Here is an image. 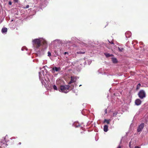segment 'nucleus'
<instances>
[{
    "label": "nucleus",
    "mask_w": 148,
    "mask_h": 148,
    "mask_svg": "<svg viewBox=\"0 0 148 148\" xmlns=\"http://www.w3.org/2000/svg\"><path fill=\"white\" fill-rule=\"evenodd\" d=\"M10 138L7 135L2 138L0 140V148H8L7 146L9 144Z\"/></svg>",
    "instance_id": "nucleus-1"
},
{
    "label": "nucleus",
    "mask_w": 148,
    "mask_h": 148,
    "mask_svg": "<svg viewBox=\"0 0 148 148\" xmlns=\"http://www.w3.org/2000/svg\"><path fill=\"white\" fill-rule=\"evenodd\" d=\"M42 42V40L40 39H35L32 40L33 44L35 46L36 48L39 47L41 45V43Z\"/></svg>",
    "instance_id": "nucleus-2"
},
{
    "label": "nucleus",
    "mask_w": 148,
    "mask_h": 148,
    "mask_svg": "<svg viewBox=\"0 0 148 148\" xmlns=\"http://www.w3.org/2000/svg\"><path fill=\"white\" fill-rule=\"evenodd\" d=\"M70 86L69 85L65 86H60V90L62 92L67 93L68 92Z\"/></svg>",
    "instance_id": "nucleus-3"
},
{
    "label": "nucleus",
    "mask_w": 148,
    "mask_h": 148,
    "mask_svg": "<svg viewBox=\"0 0 148 148\" xmlns=\"http://www.w3.org/2000/svg\"><path fill=\"white\" fill-rule=\"evenodd\" d=\"M138 95L139 97L141 99H143L146 96L145 93L143 90H140L139 92Z\"/></svg>",
    "instance_id": "nucleus-4"
},
{
    "label": "nucleus",
    "mask_w": 148,
    "mask_h": 148,
    "mask_svg": "<svg viewBox=\"0 0 148 148\" xmlns=\"http://www.w3.org/2000/svg\"><path fill=\"white\" fill-rule=\"evenodd\" d=\"M145 124L144 123H141L138 127L137 129L138 132H140L142 131L144 127Z\"/></svg>",
    "instance_id": "nucleus-5"
},
{
    "label": "nucleus",
    "mask_w": 148,
    "mask_h": 148,
    "mask_svg": "<svg viewBox=\"0 0 148 148\" xmlns=\"http://www.w3.org/2000/svg\"><path fill=\"white\" fill-rule=\"evenodd\" d=\"M71 80L69 83V84H71L72 83L76 81V78L74 76H71Z\"/></svg>",
    "instance_id": "nucleus-6"
},
{
    "label": "nucleus",
    "mask_w": 148,
    "mask_h": 148,
    "mask_svg": "<svg viewBox=\"0 0 148 148\" xmlns=\"http://www.w3.org/2000/svg\"><path fill=\"white\" fill-rule=\"evenodd\" d=\"M61 70V68L60 67H53L52 69V73H54L55 72V71L56 72H58L60 71Z\"/></svg>",
    "instance_id": "nucleus-7"
},
{
    "label": "nucleus",
    "mask_w": 148,
    "mask_h": 148,
    "mask_svg": "<svg viewBox=\"0 0 148 148\" xmlns=\"http://www.w3.org/2000/svg\"><path fill=\"white\" fill-rule=\"evenodd\" d=\"M141 102V101L140 99H136L135 101L136 104L138 106L140 104Z\"/></svg>",
    "instance_id": "nucleus-8"
},
{
    "label": "nucleus",
    "mask_w": 148,
    "mask_h": 148,
    "mask_svg": "<svg viewBox=\"0 0 148 148\" xmlns=\"http://www.w3.org/2000/svg\"><path fill=\"white\" fill-rule=\"evenodd\" d=\"M108 126L107 125H105L104 126L103 130L105 132H107L108 131Z\"/></svg>",
    "instance_id": "nucleus-9"
},
{
    "label": "nucleus",
    "mask_w": 148,
    "mask_h": 148,
    "mask_svg": "<svg viewBox=\"0 0 148 148\" xmlns=\"http://www.w3.org/2000/svg\"><path fill=\"white\" fill-rule=\"evenodd\" d=\"M7 28L6 27L3 28L2 29L1 32L3 33H5L7 32Z\"/></svg>",
    "instance_id": "nucleus-10"
},
{
    "label": "nucleus",
    "mask_w": 148,
    "mask_h": 148,
    "mask_svg": "<svg viewBox=\"0 0 148 148\" xmlns=\"http://www.w3.org/2000/svg\"><path fill=\"white\" fill-rule=\"evenodd\" d=\"M112 60L113 63H116L117 62V60L116 59L114 58H112Z\"/></svg>",
    "instance_id": "nucleus-11"
},
{
    "label": "nucleus",
    "mask_w": 148,
    "mask_h": 148,
    "mask_svg": "<svg viewBox=\"0 0 148 148\" xmlns=\"http://www.w3.org/2000/svg\"><path fill=\"white\" fill-rule=\"evenodd\" d=\"M110 120H107L106 119H105L103 122V123H106L107 124H109L110 123Z\"/></svg>",
    "instance_id": "nucleus-12"
},
{
    "label": "nucleus",
    "mask_w": 148,
    "mask_h": 148,
    "mask_svg": "<svg viewBox=\"0 0 148 148\" xmlns=\"http://www.w3.org/2000/svg\"><path fill=\"white\" fill-rule=\"evenodd\" d=\"M104 54L107 57L112 56H113L112 54H110L108 53H105Z\"/></svg>",
    "instance_id": "nucleus-13"
},
{
    "label": "nucleus",
    "mask_w": 148,
    "mask_h": 148,
    "mask_svg": "<svg viewBox=\"0 0 148 148\" xmlns=\"http://www.w3.org/2000/svg\"><path fill=\"white\" fill-rule=\"evenodd\" d=\"M118 49L119 51L120 52H123L124 50V48H122L121 47H118Z\"/></svg>",
    "instance_id": "nucleus-14"
},
{
    "label": "nucleus",
    "mask_w": 148,
    "mask_h": 148,
    "mask_svg": "<svg viewBox=\"0 0 148 148\" xmlns=\"http://www.w3.org/2000/svg\"><path fill=\"white\" fill-rule=\"evenodd\" d=\"M140 86H141V84L140 83H139L137 85L136 88V89L138 90V89H139Z\"/></svg>",
    "instance_id": "nucleus-15"
},
{
    "label": "nucleus",
    "mask_w": 148,
    "mask_h": 148,
    "mask_svg": "<svg viewBox=\"0 0 148 148\" xmlns=\"http://www.w3.org/2000/svg\"><path fill=\"white\" fill-rule=\"evenodd\" d=\"M118 114V112H115L113 113V116H116Z\"/></svg>",
    "instance_id": "nucleus-16"
},
{
    "label": "nucleus",
    "mask_w": 148,
    "mask_h": 148,
    "mask_svg": "<svg viewBox=\"0 0 148 148\" xmlns=\"http://www.w3.org/2000/svg\"><path fill=\"white\" fill-rule=\"evenodd\" d=\"M42 42L41 43V44H42L44 45L46 44L47 43V42L45 40H43L42 39Z\"/></svg>",
    "instance_id": "nucleus-17"
},
{
    "label": "nucleus",
    "mask_w": 148,
    "mask_h": 148,
    "mask_svg": "<svg viewBox=\"0 0 148 148\" xmlns=\"http://www.w3.org/2000/svg\"><path fill=\"white\" fill-rule=\"evenodd\" d=\"M53 88L54 90H57V86L55 85H54L53 86Z\"/></svg>",
    "instance_id": "nucleus-18"
},
{
    "label": "nucleus",
    "mask_w": 148,
    "mask_h": 148,
    "mask_svg": "<svg viewBox=\"0 0 148 148\" xmlns=\"http://www.w3.org/2000/svg\"><path fill=\"white\" fill-rule=\"evenodd\" d=\"M85 53V52H82L81 51H79L78 52H77V53H78V54H79V53H80V54H84Z\"/></svg>",
    "instance_id": "nucleus-19"
},
{
    "label": "nucleus",
    "mask_w": 148,
    "mask_h": 148,
    "mask_svg": "<svg viewBox=\"0 0 148 148\" xmlns=\"http://www.w3.org/2000/svg\"><path fill=\"white\" fill-rule=\"evenodd\" d=\"M48 56H51V53L50 52H49V51L48 52Z\"/></svg>",
    "instance_id": "nucleus-20"
},
{
    "label": "nucleus",
    "mask_w": 148,
    "mask_h": 148,
    "mask_svg": "<svg viewBox=\"0 0 148 148\" xmlns=\"http://www.w3.org/2000/svg\"><path fill=\"white\" fill-rule=\"evenodd\" d=\"M109 42L111 44H113V45H114V42L112 41H111V42H110L109 41Z\"/></svg>",
    "instance_id": "nucleus-21"
},
{
    "label": "nucleus",
    "mask_w": 148,
    "mask_h": 148,
    "mask_svg": "<svg viewBox=\"0 0 148 148\" xmlns=\"http://www.w3.org/2000/svg\"><path fill=\"white\" fill-rule=\"evenodd\" d=\"M29 5H26V6L25 8H28L29 7Z\"/></svg>",
    "instance_id": "nucleus-22"
},
{
    "label": "nucleus",
    "mask_w": 148,
    "mask_h": 148,
    "mask_svg": "<svg viewBox=\"0 0 148 148\" xmlns=\"http://www.w3.org/2000/svg\"><path fill=\"white\" fill-rule=\"evenodd\" d=\"M84 131L81 132L80 133V134L81 135H83V134H84Z\"/></svg>",
    "instance_id": "nucleus-23"
},
{
    "label": "nucleus",
    "mask_w": 148,
    "mask_h": 148,
    "mask_svg": "<svg viewBox=\"0 0 148 148\" xmlns=\"http://www.w3.org/2000/svg\"><path fill=\"white\" fill-rule=\"evenodd\" d=\"M8 4H9L10 5H11L12 4V3L11 2V1H10L9 2V3H8Z\"/></svg>",
    "instance_id": "nucleus-24"
},
{
    "label": "nucleus",
    "mask_w": 148,
    "mask_h": 148,
    "mask_svg": "<svg viewBox=\"0 0 148 148\" xmlns=\"http://www.w3.org/2000/svg\"><path fill=\"white\" fill-rule=\"evenodd\" d=\"M134 148H140L138 146H136Z\"/></svg>",
    "instance_id": "nucleus-25"
},
{
    "label": "nucleus",
    "mask_w": 148,
    "mask_h": 148,
    "mask_svg": "<svg viewBox=\"0 0 148 148\" xmlns=\"http://www.w3.org/2000/svg\"><path fill=\"white\" fill-rule=\"evenodd\" d=\"M15 2H17L18 0H14Z\"/></svg>",
    "instance_id": "nucleus-26"
},
{
    "label": "nucleus",
    "mask_w": 148,
    "mask_h": 148,
    "mask_svg": "<svg viewBox=\"0 0 148 148\" xmlns=\"http://www.w3.org/2000/svg\"><path fill=\"white\" fill-rule=\"evenodd\" d=\"M105 112L106 113H107V109H106L105 110Z\"/></svg>",
    "instance_id": "nucleus-27"
},
{
    "label": "nucleus",
    "mask_w": 148,
    "mask_h": 148,
    "mask_svg": "<svg viewBox=\"0 0 148 148\" xmlns=\"http://www.w3.org/2000/svg\"><path fill=\"white\" fill-rule=\"evenodd\" d=\"M117 148H121V147L120 145H119L118 147Z\"/></svg>",
    "instance_id": "nucleus-28"
},
{
    "label": "nucleus",
    "mask_w": 148,
    "mask_h": 148,
    "mask_svg": "<svg viewBox=\"0 0 148 148\" xmlns=\"http://www.w3.org/2000/svg\"><path fill=\"white\" fill-rule=\"evenodd\" d=\"M67 53V52H65L64 53V54L65 55L66 54V53Z\"/></svg>",
    "instance_id": "nucleus-29"
},
{
    "label": "nucleus",
    "mask_w": 148,
    "mask_h": 148,
    "mask_svg": "<svg viewBox=\"0 0 148 148\" xmlns=\"http://www.w3.org/2000/svg\"><path fill=\"white\" fill-rule=\"evenodd\" d=\"M21 143L20 142L18 143V144L19 145H21Z\"/></svg>",
    "instance_id": "nucleus-30"
},
{
    "label": "nucleus",
    "mask_w": 148,
    "mask_h": 148,
    "mask_svg": "<svg viewBox=\"0 0 148 148\" xmlns=\"http://www.w3.org/2000/svg\"><path fill=\"white\" fill-rule=\"evenodd\" d=\"M4 1H7V0H4Z\"/></svg>",
    "instance_id": "nucleus-31"
},
{
    "label": "nucleus",
    "mask_w": 148,
    "mask_h": 148,
    "mask_svg": "<svg viewBox=\"0 0 148 148\" xmlns=\"http://www.w3.org/2000/svg\"><path fill=\"white\" fill-rule=\"evenodd\" d=\"M135 42H136V43H137V42L136 41H135Z\"/></svg>",
    "instance_id": "nucleus-32"
}]
</instances>
